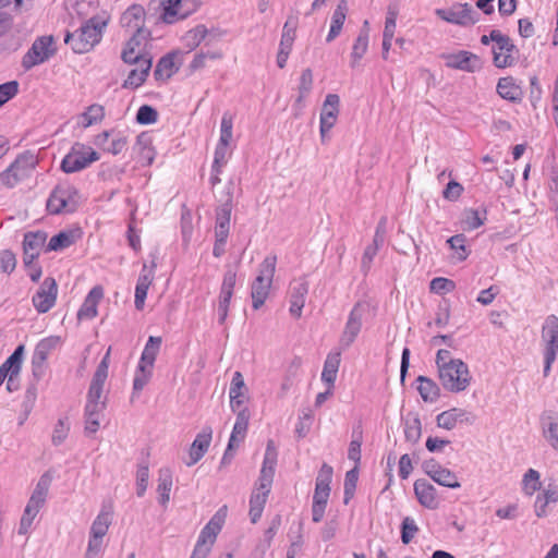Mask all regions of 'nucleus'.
<instances>
[{
	"mask_svg": "<svg viewBox=\"0 0 558 558\" xmlns=\"http://www.w3.org/2000/svg\"><path fill=\"white\" fill-rule=\"evenodd\" d=\"M107 22L99 16L86 21L75 33L68 32L64 43L70 45L75 53L88 52L101 39Z\"/></svg>",
	"mask_w": 558,
	"mask_h": 558,
	"instance_id": "1",
	"label": "nucleus"
},
{
	"mask_svg": "<svg viewBox=\"0 0 558 558\" xmlns=\"http://www.w3.org/2000/svg\"><path fill=\"white\" fill-rule=\"evenodd\" d=\"M276 266V255H267L258 265L257 276L251 284V298L254 310H258L265 304L272 286Z\"/></svg>",
	"mask_w": 558,
	"mask_h": 558,
	"instance_id": "2",
	"label": "nucleus"
},
{
	"mask_svg": "<svg viewBox=\"0 0 558 558\" xmlns=\"http://www.w3.org/2000/svg\"><path fill=\"white\" fill-rule=\"evenodd\" d=\"M438 378L442 388L449 392L464 391L471 384L472 376L469 366L462 360H456L450 365L438 369Z\"/></svg>",
	"mask_w": 558,
	"mask_h": 558,
	"instance_id": "3",
	"label": "nucleus"
},
{
	"mask_svg": "<svg viewBox=\"0 0 558 558\" xmlns=\"http://www.w3.org/2000/svg\"><path fill=\"white\" fill-rule=\"evenodd\" d=\"M78 191L71 184H59L47 201V210L52 215L74 213L78 207Z\"/></svg>",
	"mask_w": 558,
	"mask_h": 558,
	"instance_id": "4",
	"label": "nucleus"
},
{
	"mask_svg": "<svg viewBox=\"0 0 558 558\" xmlns=\"http://www.w3.org/2000/svg\"><path fill=\"white\" fill-rule=\"evenodd\" d=\"M542 342L544 355V376H548L551 365L558 353V317L549 315L545 318L542 327Z\"/></svg>",
	"mask_w": 558,
	"mask_h": 558,
	"instance_id": "5",
	"label": "nucleus"
},
{
	"mask_svg": "<svg viewBox=\"0 0 558 558\" xmlns=\"http://www.w3.org/2000/svg\"><path fill=\"white\" fill-rule=\"evenodd\" d=\"M161 8L160 20L173 24L193 14L199 7L201 0H154Z\"/></svg>",
	"mask_w": 558,
	"mask_h": 558,
	"instance_id": "6",
	"label": "nucleus"
},
{
	"mask_svg": "<svg viewBox=\"0 0 558 558\" xmlns=\"http://www.w3.org/2000/svg\"><path fill=\"white\" fill-rule=\"evenodd\" d=\"M99 159V155L92 147L81 143H75L71 150L64 156L61 162V169L65 173L81 171L94 161Z\"/></svg>",
	"mask_w": 558,
	"mask_h": 558,
	"instance_id": "7",
	"label": "nucleus"
},
{
	"mask_svg": "<svg viewBox=\"0 0 558 558\" xmlns=\"http://www.w3.org/2000/svg\"><path fill=\"white\" fill-rule=\"evenodd\" d=\"M36 162V158L32 154L19 156L9 168L1 172V183L9 189L14 187L32 174Z\"/></svg>",
	"mask_w": 558,
	"mask_h": 558,
	"instance_id": "8",
	"label": "nucleus"
},
{
	"mask_svg": "<svg viewBox=\"0 0 558 558\" xmlns=\"http://www.w3.org/2000/svg\"><path fill=\"white\" fill-rule=\"evenodd\" d=\"M435 14L451 24L471 26L480 20V14L469 3H454L448 9H436Z\"/></svg>",
	"mask_w": 558,
	"mask_h": 558,
	"instance_id": "9",
	"label": "nucleus"
},
{
	"mask_svg": "<svg viewBox=\"0 0 558 558\" xmlns=\"http://www.w3.org/2000/svg\"><path fill=\"white\" fill-rule=\"evenodd\" d=\"M56 52L52 36L37 38L22 59V66L25 70L39 65L49 60Z\"/></svg>",
	"mask_w": 558,
	"mask_h": 558,
	"instance_id": "10",
	"label": "nucleus"
},
{
	"mask_svg": "<svg viewBox=\"0 0 558 558\" xmlns=\"http://www.w3.org/2000/svg\"><path fill=\"white\" fill-rule=\"evenodd\" d=\"M489 38L495 43V47L493 49L494 64L497 68H507L512 65L514 62L512 52L517 49L510 38L497 29H493L490 32Z\"/></svg>",
	"mask_w": 558,
	"mask_h": 558,
	"instance_id": "11",
	"label": "nucleus"
},
{
	"mask_svg": "<svg viewBox=\"0 0 558 558\" xmlns=\"http://www.w3.org/2000/svg\"><path fill=\"white\" fill-rule=\"evenodd\" d=\"M58 295V284L52 277H47L38 291L33 295L32 302L39 313H47L54 304Z\"/></svg>",
	"mask_w": 558,
	"mask_h": 558,
	"instance_id": "12",
	"label": "nucleus"
},
{
	"mask_svg": "<svg viewBox=\"0 0 558 558\" xmlns=\"http://www.w3.org/2000/svg\"><path fill=\"white\" fill-rule=\"evenodd\" d=\"M447 68L473 73L482 66L481 59L470 51H458L441 56Z\"/></svg>",
	"mask_w": 558,
	"mask_h": 558,
	"instance_id": "13",
	"label": "nucleus"
},
{
	"mask_svg": "<svg viewBox=\"0 0 558 558\" xmlns=\"http://www.w3.org/2000/svg\"><path fill=\"white\" fill-rule=\"evenodd\" d=\"M340 98L337 94H328L320 111V136L325 141L326 134L333 128L339 114Z\"/></svg>",
	"mask_w": 558,
	"mask_h": 558,
	"instance_id": "14",
	"label": "nucleus"
},
{
	"mask_svg": "<svg viewBox=\"0 0 558 558\" xmlns=\"http://www.w3.org/2000/svg\"><path fill=\"white\" fill-rule=\"evenodd\" d=\"M476 421V416L464 409L452 408L439 413L436 416L437 426L447 430L453 429L458 423L472 425Z\"/></svg>",
	"mask_w": 558,
	"mask_h": 558,
	"instance_id": "15",
	"label": "nucleus"
},
{
	"mask_svg": "<svg viewBox=\"0 0 558 558\" xmlns=\"http://www.w3.org/2000/svg\"><path fill=\"white\" fill-rule=\"evenodd\" d=\"M363 313L356 304L349 314L342 335L339 339L340 351L347 350L355 341L362 328Z\"/></svg>",
	"mask_w": 558,
	"mask_h": 558,
	"instance_id": "16",
	"label": "nucleus"
},
{
	"mask_svg": "<svg viewBox=\"0 0 558 558\" xmlns=\"http://www.w3.org/2000/svg\"><path fill=\"white\" fill-rule=\"evenodd\" d=\"M308 293V282L304 277L294 279L289 288L290 313L299 318L305 305V299Z\"/></svg>",
	"mask_w": 558,
	"mask_h": 558,
	"instance_id": "17",
	"label": "nucleus"
},
{
	"mask_svg": "<svg viewBox=\"0 0 558 558\" xmlns=\"http://www.w3.org/2000/svg\"><path fill=\"white\" fill-rule=\"evenodd\" d=\"M47 240V234L43 231L27 232L23 240L24 264L29 266L39 256L41 248Z\"/></svg>",
	"mask_w": 558,
	"mask_h": 558,
	"instance_id": "18",
	"label": "nucleus"
},
{
	"mask_svg": "<svg viewBox=\"0 0 558 558\" xmlns=\"http://www.w3.org/2000/svg\"><path fill=\"white\" fill-rule=\"evenodd\" d=\"M539 426L545 441L558 450V412L544 411L539 416Z\"/></svg>",
	"mask_w": 558,
	"mask_h": 558,
	"instance_id": "19",
	"label": "nucleus"
},
{
	"mask_svg": "<svg viewBox=\"0 0 558 558\" xmlns=\"http://www.w3.org/2000/svg\"><path fill=\"white\" fill-rule=\"evenodd\" d=\"M424 468L426 474L439 485L449 488H459L461 486L453 472L434 461L426 462Z\"/></svg>",
	"mask_w": 558,
	"mask_h": 558,
	"instance_id": "20",
	"label": "nucleus"
},
{
	"mask_svg": "<svg viewBox=\"0 0 558 558\" xmlns=\"http://www.w3.org/2000/svg\"><path fill=\"white\" fill-rule=\"evenodd\" d=\"M213 437V430L206 426L197 434L196 438L191 445L189 457L190 461L186 462L187 466L197 463L207 452Z\"/></svg>",
	"mask_w": 558,
	"mask_h": 558,
	"instance_id": "21",
	"label": "nucleus"
},
{
	"mask_svg": "<svg viewBox=\"0 0 558 558\" xmlns=\"http://www.w3.org/2000/svg\"><path fill=\"white\" fill-rule=\"evenodd\" d=\"M414 494L420 505L424 508L435 510L439 507V499L436 494V488L426 480L415 481Z\"/></svg>",
	"mask_w": 558,
	"mask_h": 558,
	"instance_id": "22",
	"label": "nucleus"
},
{
	"mask_svg": "<svg viewBox=\"0 0 558 558\" xmlns=\"http://www.w3.org/2000/svg\"><path fill=\"white\" fill-rule=\"evenodd\" d=\"M104 296V290L100 286L94 287L85 298L81 308L77 312V318L93 319L97 316V306Z\"/></svg>",
	"mask_w": 558,
	"mask_h": 558,
	"instance_id": "23",
	"label": "nucleus"
},
{
	"mask_svg": "<svg viewBox=\"0 0 558 558\" xmlns=\"http://www.w3.org/2000/svg\"><path fill=\"white\" fill-rule=\"evenodd\" d=\"M276 462H277V452L274 447V441L269 440L267 444L260 474L258 477V481L262 482L263 488H267L268 485L272 484Z\"/></svg>",
	"mask_w": 558,
	"mask_h": 558,
	"instance_id": "24",
	"label": "nucleus"
},
{
	"mask_svg": "<svg viewBox=\"0 0 558 558\" xmlns=\"http://www.w3.org/2000/svg\"><path fill=\"white\" fill-rule=\"evenodd\" d=\"M270 488L271 485L263 488L262 482L258 481L256 489L252 493L250 498V518L252 523H256L260 519Z\"/></svg>",
	"mask_w": 558,
	"mask_h": 558,
	"instance_id": "25",
	"label": "nucleus"
},
{
	"mask_svg": "<svg viewBox=\"0 0 558 558\" xmlns=\"http://www.w3.org/2000/svg\"><path fill=\"white\" fill-rule=\"evenodd\" d=\"M145 20V10L140 4H133L121 15V26L128 31L143 29Z\"/></svg>",
	"mask_w": 558,
	"mask_h": 558,
	"instance_id": "26",
	"label": "nucleus"
},
{
	"mask_svg": "<svg viewBox=\"0 0 558 558\" xmlns=\"http://www.w3.org/2000/svg\"><path fill=\"white\" fill-rule=\"evenodd\" d=\"M250 421V412L246 408L240 409L229 439L230 448H238L244 440Z\"/></svg>",
	"mask_w": 558,
	"mask_h": 558,
	"instance_id": "27",
	"label": "nucleus"
},
{
	"mask_svg": "<svg viewBox=\"0 0 558 558\" xmlns=\"http://www.w3.org/2000/svg\"><path fill=\"white\" fill-rule=\"evenodd\" d=\"M24 345H19L14 352L0 366V386L10 375H19L22 368Z\"/></svg>",
	"mask_w": 558,
	"mask_h": 558,
	"instance_id": "28",
	"label": "nucleus"
},
{
	"mask_svg": "<svg viewBox=\"0 0 558 558\" xmlns=\"http://www.w3.org/2000/svg\"><path fill=\"white\" fill-rule=\"evenodd\" d=\"M246 386L243 375L240 372H235L229 389L230 407L233 412H236V410L243 404Z\"/></svg>",
	"mask_w": 558,
	"mask_h": 558,
	"instance_id": "29",
	"label": "nucleus"
},
{
	"mask_svg": "<svg viewBox=\"0 0 558 558\" xmlns=\"http://www.w3.org/2000/svg\"><path fill=\"white\" fill-rule=\"evenodd\" d=\"M113 509L111 505H104L93 521L89 534L102 537L107 534L112 522Z\"/></svg>",
	"mask_w": 558,
	"mask_h": 558,
	"instance_id": "30",
	"label": "nucleus"
},
{
	"mask_svg": "<svg viewBox=\"0 0 558 558\" xmlns=\"http://www.w3.org/2000/svg\"><path fill=\"white\" fill-rule=\"evenodd\" d=\"M347 1L340 0L331 16L330 29L326 37L327 43H331L340 35L347 17Z\"/></svg>",
	"mask_w": 558,
	"mask_h": 558,
	"instance_id": "31",
	"label": "nucleus"
},
{
	"mask_svg": "<svg viewBox=\"0 0 558 558\" xmlns=\"http://www.w3.org/2000/svg\"><path fill=\"white\" fill-rule=\"evenodd\" d=\"M135 65L136 68L131 70L123 82L124 88H137L145 82L151 68V60H140V63Z\"/></svg>",
	"mask_w": 558,
	"mask_h": 558,
	"instance_id": "32",
	"label": "nucleus"
},
{
	"mask_svg": "<svg viewBox=\"0 0 558 558\" xmlns=\"http://www.w3.org/2000/svg\"><path fill=\"white\" fill-rule=\"evenodd\" d=\"M227 506H222L209 520V522L203 527L199 535L206 537L209 541L216 542L217 535L227 518Z\"/></svg>",
	"mask_w": 558,
	"mask_h": 558,
	"instance_id": "33",
	"label": "nucleus"
},
{
	"mask_svg": "<svg viewBox=\"0 0 558 558\" xmlns=\"http://www.w3.org/2000/svg\"><path fill=\"white\" fill-rule=\"evenodd\" d=\"M496 90L497 94L502 99L512 102H519L522 99L521 88L514 83L513 78L510 76L499 78Z\"/></svg>",
	"mask_w": 558,
	"mask_h": 558,
	"instance_id": "34",
	"label": "nucleus"
},
{
	"mask_svg": "<svg viewBox=\"0 0 558 558\" xmlns=\"http://www.w3.org/2000/svg\"><path fill=\"white\" fill-rule=\"evenodd\" d=\"M341 351L330 352L324 363V368L322 372V380L328 384V386L333 387L337 373L339 369L340 361H341Z\"/></svg>",
	"mask_w": 558,
	"mask_h": 558,
	"instance_id": "35",
	"label": "nucleus"
},
{
	"mask_svg": "<svg viewBox=\"0 0 558 558\" xmlns=\"http://www.w3.org/2000/svg\"><path fill=\"white\" fill-rule=\"evenodd\" d=\"M231 203L226 202L216 210L215 236H228L230 229Z\"/></svg>",
	"mask_w": 558,
	"mask_h": 558,
	"instance_id": "36",
	"label": "nucleus"
},
{
	"mask_svg": "<svg viewBox=\"0 0 558 558\" xmlns=\"http://www.w3.org/2000/svg\"><path fill=\"white\" fill-rule=\"evenodd\" d=\"M368 21H364L363 28L361 29L351 52V66L354 68L359 64L360 60L366 53L368 48Z\"/></svg>",
	"mask_w": 558,
	"mask_h": 558,
	"instance_id": "37",
	"label": "nucleus"
},
{
	"mask_svg": "<svg viewBox=\"0 0 558 558\" xmlns=\"http://www.w3.org/2000/svg\"><path fill=\"white\" fill-rule=\"evenodd\" d=\"M416 380L418 383L417 391L421 398L425 402H435L440 396V389L438 385L426 376H418Z\"/></svg>",
	"mask_w": 558,
	"mask_h": 558,
	"instance_id": "38",
	"label": "nucleus"
},
{
	"mask_svg": "<svg viewBox=\"0 0 558 558\" xmlns=\"http://www.w3.org/2000/svg\"><path fill=\"white\" fill-rule=\"evenodd\" d=\"M172 488V473L169 469H160L158 476L157 492L159 494V504L163 507L170 500V492Z\"/></svg>",
	"mask_w": 558,
	"mask_h": 558,
	"instance_id": "39",
	"label": "nucleus"
},
{
	"mask_svg": "<svg viewBox=\"0 0 558 558\" xmlns=\"http://www.w3.org/2000/svg\"><path fill=\"white\" fill-rule=\"evenodd\" d=\"M161 338L150 336L145 344V348L142 352L140 365L154 367V363L156 361L157 354L160 350Z\"/></svg>",
	"mask_w": 558,
	"mask_h": 558,
	"instance_id": "40",
	"label": "nucleus"
},
{
	"mask_svg": "<svg viewBox=\"0 0 558 558\" xmlns=\"http://www.w3.org/2000/svg\"><path fill=\"white\" fill-rule=\"evenodd\" d=\"M486 218L485 209L480 211L478 209L469 208L463 211L461 222L464 230L471 231L483 226Z\"/></svg>",
	"mask_w": 558,
	"mask_h": 558,
	"instance_id": "41",
	"label": "nucleus"
},
{
	"mask_svg": "<svg viewBox=\"0 0 558 558\" xmlns=\"http://www.w3.org/2000/svg\"><path fill=\"white\" fill-rule=\"evenodd\" d=\"M178 56L177 52L168 53L162 57L154 71V76L157 81L169 78L174 72V58Z\"/></svg>",
	"mask_w": 558,
	"mask_h": 558,
	"instance_id": "42",
	"label": "nucleus"
},
{
	"mask_svg": "<svg viewBox=\"0 0 558 558\" xmlns=\"http://www.w3.org/2000/svg\"><path fill=\"white\" fill-rule=\"evenodd\" d=\"M296 26H298L296 17L289 16L283 25V28H282V35H281V39H280V44H279L280 48L292 49V46H293V43L295 39Z\"/></svg>",
	"mask_w": 558,
	"mask_h": 558,
	"instance_id": "43",
	"label": "nucleus"
},
{
	"mask_svg": "<svg viewBox=\"0 0 558 558\" xmlns=\"http://www.w3.org/2000/svg\"><path fill=\"white\" fill-rule=\"evenodd\" d=\"M153 278L148 274H142L138 277L136 287H135V307L137 310H142L145 303V299L147 296V291L149 286L151 284Z\"/></svg>",
	"mask_w": 558,
	"mask_h": 558,
	"instance_id": "44",
	"label": "nucleus"
},
{
	"mask_svg": "<svg viewBox=\"0 0 558 558\" xmlns=\"http://www.w3.org/2000/svg\"><path fill=\"white\" fill-rule=\"evenodd\" d=\"M74 243V235L70 231H61L53 235L47 245V251H61Z\"/></svg>",
	"mask_w": 558,
	"mask_h": 558,
	"instance_id": "45",
	"label": "nucleus"
},
{
	"mask_svg": "<svg viewBox=\"0 0 558 558\" xmlns=\"http://www.w3.org/2000/svg\"><path fill=\"white\" fill-rule=\"evenodd\" d=\"M153 367L137 365L133 379V396L138 395L148 384L151 377Z\"/></svg>",
	"mask_w": 558,
	"mask_h": 558,
	"instance_id": "46",
	"label": "nucleus"
},
{
	"mask_svg": "<svg viewBox=\"0 0 558 558\" xmlns=\"http://www.w3.org/2000/svg\"><path fill=\"white\" fill-rule=\"evenodd\" d=\"M333 470L332 468L324 463L318 471L317 477H316V484H315V490L316 492H326L330 494V483L332 478Z\"/></svg>",
	"mask_w": 558,
	"mask_h": 558,
	"instance_id": "47",
	"label": "nucleus"
},
{
	"mask_svg": "<svg viewBox=\"0 0 558 558\" xmlns=\"http://www.w3.org/2000/svg\"><path fill=\"white\" fill-rule=\"evenodd\" d=\"M313 87V73L311 69H305L302 71L300 83L298 86L299 96L295 100V104L301 106L302 101L305 97L308 96Z\"/></svg>",
	"mask_w": 558,
	"mask_h": 558,
	"instance_id": "48",
	"label": "nucleus"
},
{
	"mask_svg": "<svg viewBox=\"0 0 558 558\" xmlns=\"http://www.w3.org/2000/svg\"><path fill=\"white\" fill-rule=\"evenodd\" d=\"M105 117V109L98 104L90 105L82 114V125L88 128L97 122H100Z\"/></svg>",
	"mask_w": 558,
	"mask_h": 558,
	"instance_id": "49",
	"label": "nucleus"
},
{
	"mask_svg": "<svg viewBox=\"0 0 558 558\" xmlns=\"http://www.w3.org/2000/svg\"><path fill=\"white\" fill-rule=\"evenodd\" d=\"M51 481H52L51 475L48 472L44 473L39 477V480H38V482L36 484V487L33 490L31 497L33 499H35V500H39V502L45 504L47 495H48V492H49V487H50Z\"/></svg>",
	"mask_w": 558,
	"mask_h": 558,
	"instance_id": "50",
	"label": "nucleus"
},
{
	"mask_svg": "<svg viewBox=\"0 0 558 558\" xmlns=\"http://www.w3.org/2000/svg\"><path fill=\"white\" fill-rule=\"evenodd\" d=\"M149 468L147 462H141L136 471V494L143 497L148 485Z\"/></svg>",
	"mask_w": 558,
	"mask_h": 558,
	"instance_id": "51",
	"label": "nucleus"
},
{
	"mask_svg": "<svg viewBox=\"0 0 558 558\" xmlns=\"http://www.w3.org/2000/svg\"><path fill=\"white\" fill-rule=\"evenodd\" d=\"M232 128L233 118L229 112H225L221 118L220 137L218 144L229 146L232 140Z\"/></svg>",
	"mask_w": 558,
	"mask_h": 558,
	"instance_id": "52",
	"label": "nucleus"
},
{
	"mask_svg": "<svg viewBox=\"0 0 558 558\" xmlns=\"http://www.w3.org/2000/svg\"><path fill=\"white\" fill-rule=\"evenodd\" d=\"M422 425L417 416L407 418L404 424V436L408 441L416 442L421 438Z\"/></svg>",
	"mask_w": 558,
	"mask_h": 558,
	"instance_id": "53",
	"label": "nucleus"
},
{
	"mask_svg": "<svg viewBox=\"0 0 558 558\" xmlns=\"http://www.w3.org/2000/svg\"><path fill=\"white\" fill-rule=\"evenodd\" d=\"M57 343L58 338L50 337L40 340L34 350L33 356H35V359L43 360L46 362L48 355L54 349Z\"/></svg>",
	"mask_w": 558,
	"mask_h": 558,
	"instance_id": "54",
	"label": "nucleus"
},
{
	"mask_svg": "<svg viewBox=\"0 0 558 558\" xmlns=\"http://www.w3.org/2000/svg\"><path fill=\"white\" fill-rule=\"evenodd\" d=\"M417 532H418V526L416 525L415 520L411 517H405L402 520V524H401V541H402V543L405 545L410 544Z\"/></svg>",
	"mask_w": 558,
	"mask_h": 558,
	"instance_id": "55",
	"label": "nucleus"
},
{
	"mask_svg": "<svg viewBox=\"0 0 558 558\" xmlns=\"http://www.w3.org/2000/svg\"><path fill=\"white\" fill-rule=\"evenodd\" d=\"M207 29L204 25H197L195 28L189 31L184 37L186 46L192 50L196 48L206 37Z\"/></svg>",
	"mask_w": 558,
	"mask_h": 558,
	"instance_id": "56",
	"label": "nucleus"
},
{
	"mask_svg": "<svg viewBox=\"0 0 558 558\" xmlns=\"http://www.w3.org/2000/svg\"><path fill=\"white\" fill-rule=\"evenodd\" d=\"M539 473L534 469H530L523 476L524 492L532 496L536 490L539 489Z\"/></svg>",
	"mask_w": 558,
	"mask_h": 558,
	"instance_id": "57",
	"label": "nucleus"
},
{
	"mask_svg": "<svg viewBox=\"0 0 558 558\" xmlns=\"http://www.w3.org/2000/svg\"><path fill=\"white\" fill-rule=\"evenodd\" d=\"M106 380L107 378L98 377L95 375L93 376L87 393V401L104 402L101 397Z\"/></svg>",
	"mask_w": 558,
	"mask_h": 558,
	"instance_id": "58",
	"label": "nucleus"
},
{
	"mask_svg": "<svg viewBox=\"0 0 558 558\" xmlns=\"http://www.w3.org/2000/svg\"><path fill=\"white\" fill-rule=\"evenodd\" d=\"M221 51H207V52H198L194 56V59L190 63V69L192 71L199 70L205 66L207 60H217L221 59Z\"/></svg>",
	"mask_w": 558,
	"mask_h": 558,
	"instance_id": "59",
	"label": "nucleus"
},
{
	"mask_svg": "<svg viewBox=\"0 0 558 558\" xmlns=\"http://www.w3.org/2000/svg\"><path fill=\"white\" fill-rule=\"evenodd\" d=\"M466 238L464 234H456L448 239L447 243L449 244L450 248L456 251L459 255V260L466 259L469 252L465 246Z\"/></svg>",
	"mask_w": 558,
	"mask_h": 558,
	"instance_id": "60",
	"label": "nucleus"
},
{
	"mask_svg": "<svg viewBox=\"0 0 558 558\" xmlns=\"http://www.w3.org/2000/svg\"><path fill=\"white\" fill-rule=\"evenodd\" d=\"M361 445H362V430L354 429L352 433V440L349 445L348 458L356 464L361 460Z\"/></svg>",
	"mask_w": 558,
	"mask_h": 558,
	"instance_id": "61",
	"label": "nucleus"
},
{
	"mask_svg": "<svg viewBox=\"0 0 558 558\" xmlns=\"http://www.w3.org/2000/svg\"><path fill=\"white\" fill-rule=\"evenodd\" d=\"M359 477L357 466L355 465L352 470L348 471L344 480V504L352 498L356 488V482Z\"/></svg>",
	"mask_w": 558,
	"mask_h": 558,
	"instance_id": "62",
	"label": "nucleus"
},
{
	"mask_svg": "<svg viewBox=\"0 0 558 558\" xmlns=\"http://www.w3.org/2000/svg\"><path fill=\"white\" fill-rule=\"evenodd\" d=\"M158 112L151 106L143 105L138 108L136 113V121L140 124H151L157 121Z\"/></svg>",
	"mask_w": 558,
	"mask_h": 558,
	"instance_id": "63",
	"label": "nucleus"
},
{
	"mask_svg": "<svg viewBox=\"0 0 558 558\" xmlns=\"http://www.w3.org/2000/svg\"><path fill=\"white\" fill-rule=\"evenodd\" d=\"M215 542L199 535L190 558H207Z\"/></svg>",
	"mask_w": 558,
	"mask_h": 558,
	"instance_id": "64",
	"label": "nucleus"
}]
</instances>
